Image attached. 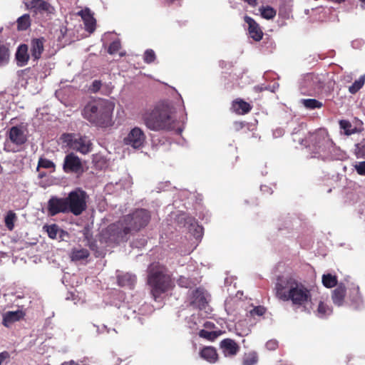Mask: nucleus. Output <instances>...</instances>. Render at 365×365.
I'll return each instance as SVG.
<instances>
[{
	"instance_id": "obj_30",
	"label": "nucleus",
	"mask_w": 365,
	"mask_h": 365,
	"mask_svg": "<svg viewBox=\"0 0 365 365\" xmlns=\"http://www.w3.org/2000/svg\"><path fill=\"white\" fill-rule=\"evenodd\" d=\"M322 284L327 288H332L338 285L337 277L331 274H323Z\"/></svg>"
},
{
	"instance_id": "obj_55",
	"label": "nucleus",
	"mask_w": 365,
	"mask_h": 365,
	"mask_svg": "<svg viewBox=\"0 0 365 365\" xmlns=\"http://www.w3.org/2000/svg\"><path fill=\"white\" fill-rule=\"evenodd\" d=\"M363 3L365 4V0H361Z\"/></svg>"
},
{
	"instance_id": "obj_54",
	"label": "nucleus",
	"mask_w": 365,
	"mask_h": 365,
	"mask_svg": "<svg viewBox=\"0 0 365 365\" xmlns=\"http://www.w3.org/2000/svg\"><path fill=\"white\" fill-rule=\"evenodd\" d=\"M356 294H359V288H357V289H356Z\"/></svg>"
},
{
	"instance_id": "obj_19",
	"label": "nucleus",
	"mask_w": 365,
	"mask_h": 365,
	"mask_svg": "<svg viewBox=\"0 0 365 365\" xmlns=\"http://www.w3.org/2000/svg\"><path fill=\"white\" fill-rule=\"evenodd\" d=\"M78 15L82 18L85 29L89 33H93L96 29V21L91 11L88 8H86L78 11Z\"/></svg>"
},
{
	"instance_id": "obj_50",
	"label": "nucleus",
	"mask_w": 365,
	"mask_h": 365,
	"mask_svg": "<svg viewBox=\"0 0 365 365\" xmlns=\"http://www.w3.org/2000/svg\"><path fill=\"white\" fill-rule=\"evenodd\" d=\"M10 354L8 351H4L0 353V365H2L5 360L9 359Z\"/></svg>"
},
{
	"instance_id": "obj_8",
	"label": "nucleus",
	"mask_w": 365,
	"mask_h": 365,
	"mask_svg": "<svg viewBox=\"0 0 365 365\" xmlns=\"http://www.w3.org/2000/svg\"><path fill=\"white\" fill-rule=\"evenodd\" d=\"M88 195L81 188H76L66 197L68 213L75 216L81 215L87 209Z\"/></svg>"
},
{
	"instance_id": "obj_20",
	"label": "nucleus",
	"mask_w": 365,
	"mask_h": 365,
	"mask_svg": "<svg viewBox=\"0 0 365 365\" xmlns=\"http://www.w3.org/2000/svg\"><path fill=\"white\" fill-rule=\"evenodd\" d=\"M15 58L18 66L23 67L27 65L30 58L27 44L21 43L18 46L15 53Z\"/></svg>"
},
{
	"instance_id": "obj_7",
	"label": "nucleus",
	"mask_w": 365,
	"mask_h": 365,
	"mask_svg": "<svg viewBox=\"0 0 365 365\" xmlns=\"http://www.w3.org/2000/svg\"><path fill=\"white\" fill-rule=\"evenodd\" d=\"M24 126L21 124L12 126L7 131L6 138L4 145V150L7 153H16L21 150L22 146L27 141Z\"/></svg>"
},
{
	"instance_id": "obj_48",
	"label": "nucleus",
	"mask_w": 365,
	"mask_h": 365,
	"mask_svg": "<svg viewBox=\"0 0 365 365\" xmlns=\"http://www.w3.org/2000/svg\"><path fill=\"white\" fill-rule=\"evenodd\" d=\"M266 348L269 351H274L278 348V341L276 339H270L266 343Z\"/></svg>"
},
{
	"instance_id": "obj_37",
	"label": "nucleus",
	"mask_w": 365,
	"mask_h": 365,
	"mask_svg": "<svg viewBox=\"0 0 365 365\" xmlns=\"http://www.w3.org/2000/svg\"><path fill=\"white\" fill-rule=\"evenodd\" d=\"M39 168H46V169H52V170L54 171L55 168H56V165L53 161H51L47 158L41 157L38 159L37 170H38Z\"/></svg>"
},
{
	"instance_id": "obj_1",
	"label": "nucleus",
	"mask_w": 365,
	"mask_h": 365,
	"mask_svg": "<svg viewBox=\"0 0 365 365\" xmlns=\"http://www.w3.org/2000/svg\"><path fill=\"white\" fill-rule=\"evenodd\" d=\"M275 295L279 299L292 302L294 306L305 307L311 302V290L292 276H279L275 284Z\"/></svg>"
},
{
	"instance_id": "obj_24",
	"label": "nucleus",
	"mask_w": 365,
	"mask_h": 365,
	"mask_svg": "<svg viewBox=\"0 0 365 365\" xmlns=\"http://www.w3.org/2000/svg\"><path fill=\"white\" fill-rule=\"evenodd\" d=\"M233 110L239 115H245L251 111L252 106L242 99L237 98L232 102Z\"/></svg>"
},
{
	"instance_id": "obj_40",
	"label": "nucleus",
	"mask_w": 365,
	"mask_h": 365,
	"mask_svg": "<svg viewBox=\"0 0 365 365\" xmlns=\"http://www.w3.org/2000/svg\"><path fill=\"white\" fill-rule=\"evenodd\" d=\"M156 58L155 53L152 49H147L143 55V60L146 63H151L155 61Z\"/></svg>"
},
{
	"instance_id": "obj_38",
	"label": "nucleus",
	"mask_w": 365,
	"mask_h": 365,
	"mask_svg": "<svg viewBox=\"0 0 365 365\" xmlns=\"http://www.w3.org/2000/svg\"><path fill=\"white\" fill-rule=\"evenodd\" d=\"M340 128L342 129L346 135H349L354 133L351 123L346 120H341L339 121Z\"/></svg>"
},
{
	"instance_id": "obj_45",
	"label": "nucleus",
	"mask_w": 365,
	"mask_h": 365,
	"mask_svg": "<svg viewBox=\"0 0 365 365\" xmlns=\"http://www.w3.org/2000/svg\"><path fill=\"white\" fill-rule=\"evenodd\" d=\"M86 240L88 241L86 245L92 250L96 251L98 250L97 242L95 240L90 238L87 233L84 234Z\"/></svg>"
},
{
	"instance_id": "obj_6",
	"label": "nucleus",
	"mask_w": 365,
	"mask_h": 365,
	"mask_svg": "<svg viewBox=\"0 0 365 365\" xmlns=\"http://www.w3.org/2000/svg\"><path fill=\"white\" fill-rule=\"evenodd\" d=\"M132 233L124 217H122L117 222L108 225L104 235L108 242L120 244L127 242Z\"/></svg>"
},
{
	"instance_id": "obj_29",
	"label": "nucleus",
	"mask_w": 365,
	"mask_h": 365,
	"mask_svg": "<svg viewBox=\"0 0 365 365\" xmlns=\"http://www.w3.org/2000/svg\"><path fill=\"white\" fill-rule=\"evenodd\" d=\"M10 57L9 45L0 42V66L8 63Z\"/></svg>"
},
{
	"instance_id": "obj_39",
	"label": "nucleus",
	"mask_w": 365,
	"mask_h": 365,
	"mask_svg": "<svg viewBox=\"0 0 365 365\" xmlns=\"http://www.w3.org/2000/svg\"><path fill=\"white\" fill-rule=\"evenodd\" d=\"M43 229L46 230L48 236L51 239H56L57 237V234L58 232V226L56 224H53L51 225H45Z\"/></svg>"
},
{
	"instance_id": "obj_41",
	"label": "nucleus",
	"mask_w": 365,
	"mask_h": 365,
	"mask_svg": "<svg viewBox=\"0 0 365 365\" xmlns=\"http://www.w3.org/2000/svg\"><path fill=\"white\" fill-rule=\"evenodd\" d=\"M121 48V43L119 40L113 41L111 42L108 48L109 54H114L117 53Z\"/></svg>"
},
{
	"instance_id": "obj_47",
	"label": "nucleus",
	"mask_w": 365,
	"mask_h": 365,
	"mask_svg": "<svg viewBox=\"0 0 365 365\" xmlns=\"http://www.w3.org/2000/svg\"><path fill=\"white\" fill-rule=\"evenodd\" d=\"M354 168L359 175H365V161L359 162L354 165Z\"/></svg>"
},
{
	"instance_id": "obj_26",
	"label": "nucleus",
	"mask_w": 365,
	"mask_h": 365,
	"mask_svg": "<svg viewBox=\"0 0 365 365\" xmlns=\"http://www.w3.org/2000/svg\"><path fill=\"white\" fill-rule=\"evenodd\" d=\"M90 256V252L85 248L74 247L70 253V258L73 262H78L87 259Z\"/></svg>"
},
{
	"instance_id": "obj_49",
	"label": "nucleus",
	"mask_w": 365,
	"mask_h": 365,
	"mask_svg": "<svg viewBox=\"0 0 365 365\" xmlns=\"http://www.w3.org/2000/svg\"><path fill=\"white\" fill-rule=\"evenodd\" d=\"M101 87V81L96 80L93 82L91 89L93 92H97L100 90Z\"/></svg>"
},
{
	"instance_id": "obj_5",
	"label": "nucleus",
	"mask_w": 365,
	"mask_h": 365,
	"mask_svg": "<svg viewBox=\"0 0 365 365\" xmlns=\"http://www.w3.org/2000/svg\"><path fill=\"white\" fill-rule=\"evenodd\" d=\"M304 140V145L317 153H324L329 150L334 145V142L325 128H319L313 133H309Z\"/></svg>"
},
{
	"instance_id": "obj_51",
	"label": "nucleus",
	"mask_w": 365,
	"mask_h": 365,
	"mask_svg": "<svg viewBox=\"0 0 365 365\" xmlns=\"http://www.w3.org/2000/svg\"><path fill=\"white\" fill-rule=\"evenodd\" d=\"M245 125V123L242 121H235L233 123V127L236 131H239L242 128H243Z\"/></svg>"
},
{
	"instance_id": "obj_16",
	"label": "nucleus",
	"mask_w": 365,
	"mask_h": 365,
	"mask_svg": "<svg viewBox=\"0 0 365 365\" xmlns=\"http://www.w3.org/2000/svg\"><path fill=\"white\" fill-rule=\"evenodd\" d=\"M45 42L46 40L43 37L34 38L31 40L30 51L34 61H38L41 58Z\"/></svg>"
},
{
	"instance_id": "obj_22",
	"label": "nucleus",
	"mask_w": 365,
	"mask_h": 365,
	"mask_svg": "<svg viewBox=\"0 0 365 365\" xmlns=\"http://www.w3.org/2000/svg\"><path fill=\"white\" fill-rule=\"evenodd\" d=\"M346 293V289L344 284L341 283L332 291L331 299L335 305L341 306L344 304Z\"/></svg>"
},
{
	"instance_id": "obj_44",
	"label": "nucleus",
	"mask_w": 365,
	"mask_h": 365,
	"mask_svg": "<svg viewBox=\"0 0 365 365\" xmlns=\"http://www.w3.org/2000/svg\"><path fill=\"white\" fill-rule=\"evenodd\" d=\"M199 335L200 337H202V338H205V339H207L209 340H213L217 336V334L215 331H206L204 329H202L200 331Z\"/></svg>"
},
{
	"instance_id": "obj_52",
	"label": "nucleus",
	"mask_w": 365,
	"mask_h": 365,
	"mask_svg": "<svg viewBox=\"0 0 365 365\" xmlns=\"http://www.w3.org/2000/svg\"><path fill=\"white\" fill-rule=\"evenodd\" d=\"M243 1H245V3H247V4H249L250 6L252 7H255L257 6V0H242Z\"/></svg>"
},
{
	"instance_id": "obj_43",
	"label": "nucleus",
	"mask_w": 365,
	"mask_h": 365,
	"mask_svg": "<svg viewBox=\"0 0 365 365\" xmlns=\"http://www.w3.org/2000/svg\"><path fill=\"white\" fill-rule=\"evenodd\" d=\"M356 155L358 157L365 158V139L356 145Z\"/></svg>"
},
{
	"instance_id": "obj_42",
	"label": "nucleus",
	"mask_w": 365,
	"mask_h": 365,
	"mask_svg": "<svg viewBox=\"0 0 365 365\" xmlns=\"http://www.w3.org/2000/svg\"><path fill=\"white\" fill-rule=\"evenodd\" d=\"M178 284L181 287L189 288L192 285V282L189 278L180 276L178 281Z\"/></svg>"
},
{
	"instance_id": "obj_18",
	"label": "nucleus",
	"mask_w": 365,
	"mask_h": 365,
	"mask_svg": "<svg viewBox=\"0 0 365 365\" xmlns=\"http://www.w3.org/2000/svg\"><path fill=\"white\" fill-rule=\"evenodd\" d=\"M220 346L225 356H233L240 351V346L237 343L230 338L222 340Z\"/></svg>"
},
{
	"instance_id": "obj_23",
	"label": "nucleus",
	"mask_w": 365,
	"mask_h": 365,
	"mask_svg": "<svg viewBox=\"0 0 365 365\" xmlns=\"http://www.w3.org/2000/svg\"><path fill=\"white\" fill-rule=\"evenodd\" d=\"M117 282L120 287L133 289L136 282V277L130 273L120 274L117 276Z\"/></svg>"
},
{
	"instance_id": "obj_31",
	"label": "nucleus",
	"mask_w": 365,
	"mask_h": 365,
	"mask_svg": "<svg viewBox=\"0 0 365 365\" xmlns=\"http://www.w3.org/2000/svg\"><path fill=\"white\" fill-rule=\"evenodd\" d=\"M259 11L262 17L267 20L273 19L277 14L276 10L269 6H262Z\"/></svg>"
},
{
	"instance_id": "obj_2",
	"label": "nucleus",
	"mask_w": 365,
	"mask_h": 365,
	"mask_svg": "<svg viewBox=\"0 0 365 365\" xmlns=\"http://www.w3.org/2000/svg\"><path fill=\"white\" fill-rule=\"evenodd\" d=\"M114 104L100 99L88 103L82 111L83 117L91 123L101 128L112 126Z\"/></svg>"
},
{
	"instance_id": "obj_17",
	"label": "nucleus",
	"mask_w": 365,
	"mask_h": 365,
	"mask_svg": "<svg viewBox=\"0 0 365 365\" xmlns=\"http://www.w3.org/2000/svg\"><path fill=\"white\" fill-rule=\"evenodd\" d=\"M244 21L248 25V32L250 36L255 41H259L263 37V32L259 25L254 19L249 16H245Z\"/></svg>"
},
{
	"instance_id": "obj_9",
	"label": "nucleus",
	"mask_w": 365,
	"mask_h": 365,
	"mask_svg": "<svg viewBox=\"0 0 365 365\" xmlns=\"http://www.w3.org/2000/svg\"><path fill=\"white\" fill-rule=\"evenodd\" d=\"M133 232L145 227L150 220V213L146 209H136L132 213L123 216Z\"/></svg>"
},
{
	"instance_id": "obj_53",
	"label": "nucleus",
	"mask_w": 365,
	"mask_h": 365,
	"mask_svg": "<svg viewBox=\"0 0 365 365\" xmlns=\"http://www.w3.org/2000/svg\"><path fill=\"white\" fill-rule=\"evenodd\" d=\"M265 89H266V88H264V87L259 86H257L255 87V91L256 92H262Z\"/></svg>"
},
{
	"instance_id": "obj_13",
	"label": "nucleus",
	"mask_w": 365,
	"mask_h": 365,
	"mask_svg": "<svg viewBox=\"0 0 365 365\" xmlns=\"http://www.w3.org/2000/svg\"><path fill=\"white\" fill-rule=\"evenodd\" d=\"M47 212L51 217L59 213H68L66 197L52 196L47 202Z\"/></svg>"
},
{
	"instance_id": "obj_12",
	"label": "nucleus",
	"mask_w": 365,
	"mask_h": 365,
	"mask_svg": "<svg viewBox=\"0 0 365 365\" xmlns=\"http://www.w3.org/2000/svg\"><path fill=\"white\" fill-rule=\"evenodd\" d=\"M145 139L146 136L143 130L138 127H135L131 129L123 141L125 145L138 149L143 146Z\"/></svg>"
},
{
	"instance_id": "obj_21",
	"label": "nucleus",
	"mask_w": 365,
	"mask_h": 365,
	"mask_svg": "<svg viewBox=\"0 0 365 365\" xmlns=\"http://www.w3.org/2000/svg\"><path fill=\"white\" fill-rule=\"evenodd\" d=\"M24 315V312L21 310L6 312L3 314L2 324L6 327H9L14 322L23 319Z\"/></svg>"
},
{
	"instance_id": "obj_33",
	"label": "nucleus",
	"mask_w": 365,
	"mask_h": 365,
	"mask_svg": "<svg viewBox=\"0 0 365 365\" xmlns=\"http://www.w3.org/2000/svg\"><path fill=\"white\" fill-rule=\"evenodd\" d=\"M365 83V74L361 76L359 79L356 80L351 86L349 87V91L351 94L357 93L364 85Z\"/></svg>"
},
{
	"instance_id": "obj_36",
	"label": "nucleus",
	"mask_w": 365,
	"mask_h": 365,
	"mask_svg": "<svg viewBox=\"0 0 365 365\" xmlns=\"http://www.w3.org/2000/svg\"><path fill=\"white\" fill-rule=\"evenodd\" d=\"M302 103L308 109L321 108L322 103L314 98L302 99Z\"/></svg>"
},
{
	"instance_id": "obj_4",
	"label": "nucleus",
	"mask_w": 365,
	"mask_h": 365,
	"mask_svg": "<svg viewBox=\"0 0 365 365\" xmlns=\"http://www.w3.org/2000/svg\"><path fill=\"white\" fill-rule=\"evenodd\" d=\"M148 284L151 287V294L156 301L162 294L172 287L173 283L166 267L159 263H153L148 267Z\"/></svg>"
},
{
	"instance_id": "obj_35",
	"label": "nucleus",
	"mask_w": 365,
	"mask_h": 365,
	"mask_svg": "<svg viewBox=\"0 0 365 365\" xmlns=\"http://www.w3.org/2000/svg\"><path fill=\"white\" fill-rule=\"evenodd\" d=\"M331 312V309L329 306L323 302L319 303L316 314L317 317L324 318L327 315H329Z\"/></svg>"
},
{
	"instance_id": "obj_32",
	"label": "nucleus",
	"mask_w": 365,
	"mask_h": 365,
	"mask_svg": "<svg viewBox=\"0 0 365 365\" xmlns=\"http://www.w3.org/2000/svg\"><path fill=\"white\" fill-rule=\"evenodd\" d=\"M258 362V355L255 351L245 354L242 359V365H255Z\"/></svg>"
},
{
	"instance_id": "obj_34",
	"label": "nucleus",
	"mask_w": 365,
	"mask_h": 365,
	"mask_svg": "<svg viewBox=\"0 0 365 365\" xmlns=\"http://www.w3.org/2000/svg\"><path fill=\"white\" fill-rule=\"evenodd\" d=\"M16 215L13 211L10 210L6 214L4 222L5 225L7 227V229L10 231L14 230V222L16 220Z\"/></svg>"
},
{
	"instance_id": "obj_27",
	"label": "nucleus",
	"mask_w": 365,
	"mask_h": 365,
	"mask_svg": "<svg viewBox=\"0 0 365 365\" xmlns=\"http://www.w3.org/2000/svg\"><path fill=\"white\" fill-rule=\"evenodd\" d=\"M304 86L307 87L312 91H315L322 87L318 77L314 74L307 75L304 80Z\"/></svg>"
},
{
	"instance_id": "obj_25",
	"label": "nucleus",
	"mask_w": 365,
	"mask_h": 365,
	"mask_svg": "<svg viewBox=\"0 0 365 365\" xmlns=\"http://www.w3.org/2000/svg\"><path fill=\"white\" fill-rule=\"evenodd\" d=\"M200 356L210 363H215L218 359L216 349L212 346H205L200 352Z\"/></svg>"
},
{
	"instance_id": "obj_46",
	"label": "nucleus",
	"mask_w": 365,
	"mask_h": 365,
	"mask_svg": "<svg viewBox=\"0 0 365 365\" xmlns=\"http://www.w3.org/2000/svg\"><path fill=\"white\" fill-rule=\"evenodd\" d=\"M266 312V308L262 306L255 307L250 311L252 316L257 315L262 316Z\"/></svg>"
},
{
	"instance_id": "obj_10",
	"label": "nucleus",
	"mask_w": 365,
	"mask_h": 365,
	"mask_svg": "<svg viewBox=\"0 0 365 365\" xmlns=\"http://www.w3.org/2000/svg\"><path fill=\"white\" fill-rule=\"evenodd\" d=\"M61 138L71 149L82 154H87L92 150V143L86 136L76 138L73 133H63Z\"/></svg>"
},
{
	"instance_id": "obj_3",
	"label": "nucleus",
	"mask_w": 365,
	"mask_h": 365,
	"mask_svg": "<svg viewBox=\"0 0 365 365\" xmlns=\"http://www.w3.org/2000/svg\"><path fill=\"white\" fill-rule=\"evenodd\" d=\"M144 124L153 131H170L175 129V120L171 115L170 107L158 104L150 112L143 115Z\"/></svg>"
},
{
	"instance_id": "obj_15",
	"label": "nucleus",
	"mask_w": 365,
	"mask_h": 365,
	"mask_svg": "<svg viewBox=\"0 0 365 365\" xmlns=\"http://www.w3.org/2000/svg\"><path fill=\"white\" fill-rule=\"evenodd\" d=\"M207 304L203 289L197 288L190 295V305L194 308L202 309Z\"/></svg>"
},
{
	"instance_id": "obj_28",
	"label": "nucleus",
	"mask_w": 365,
	"mask_h": 365,
	"mask_svg": "<svg viewBox=\"0 0 365 365\" xmlns=\"http://www.w3.org/2000/svg\"><path fill=\"white\" fill-rule=\"evenodd\" d=\"M31 24L30 15L25 14L19 17L16 20V28L18 31H26Z\"/></svg>"
},
{
	"instance_id": "obj_14",
	"label": "nucleus",
	"mask_w": 365,
	"mask_h": 365,
	"mask_svg": "<svg viewBox=\"0 0 365 365\" xmlns=\"http://www.w3.org/2000/svg\"><path fill=\"white\" fill-rule=\"evenodd\" d=\"M63 170L66 173H80L83 170L81 160L74 153H71L66 155Z\"/></svg>"
},
{
	"instance_id": "obj_11",
	"label": "nucleus",
	"mask_w": 365,
	"mask_h": 365,
	"mask_svg": "<svg viewBox=\"0 0 365 365\" xmlns=\"http://www.w3.org/2000/svg\"><path fill=\"white\" fill-rule=\"evenodd\" d=\"M25 6L36 18L51 16L55 13L54 6L46 0H27Z\"/></svg>"
}]
</instances>
